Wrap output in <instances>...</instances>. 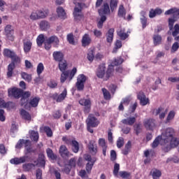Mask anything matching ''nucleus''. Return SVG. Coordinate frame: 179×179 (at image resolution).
<instances>
[{"label":"nucleus","instance_id":"nucleus-25","mask_svg":"<svg viewBox=\"0 0 179 179\" xmlns=\"http://www.w3.org/2000/svg\"><path fill=\"white\" fill-rule=\"evenodd\" d=\"M163 13V10L162 8H157L155 9L151 8L149 13V17L150 19H153V17H156V16H159Z\"/></svg>","mask_w":179,"mask_h":179},{"label":"nucleus","instance_id":"nucleus-24","mask_svg":"<svg viewBox=\"0 0 179 179\" xmlns=\"http://www.w3.org/2000/svg\"><path fill=\"white\" fill-rule=\"evenodd\" d=\"M27 159V157L26 156L20 157V158L15 157L10 160V163L11 164H15V165L22 164V163L26 162Z\"/></svg>","mask_w":179,"mask_h":179},{"label":"nucleus","instance_id":"nucleus-36","mask_svg":"<svg viewBox=\"0 0 179 179\" xmlns=\"http://www.w3.org/2000/svg\"><path fill=\"white\" fill-rule=\"evenodd\" d=\"M117 34L118 37H120V40H127L128 37H129V35L125 32V29H120L119 31H117Z\"/></svg>","mask_w":179,"mask_h":179},{"label":"nucleus","instance_id":"nucleus-45","mask_svg":"<svg viewBox=\"0 0 179 179\" xmlns=\"http://www.w3.org/2000/svg\"><path fill=\"white\" fill-rule=\"evenodd\" d=\"M30 139L34 142H37L38 141V131L32 130L30 133Z\"/></svg>","mask_w":179,"mask_h":179},{"label":"nucleus","instance_id":"nucleus-20","mask_svg":"<svg viewBox=\"0 0 179 179\" xmlns=\"http://www.w3.org/2000/svg\"><path fill=\"white\" fill-rule=\"evenodd\" d=\"M20 64V62H11L8 64V69H7V78H12L13 76V71H15V69L16 68V64Z\"/></svg>","mask_w":179,"mask_h":179},{"label":"nucleus","instance_id":"nucleus-39","mask_svg":"<svg viewBox=\"0 0 179 179\" xmlns=\"http://www.w3.org/2000/svg\"><path fill=\"white\" fill-rule=\"evenodd\" d=\"M39 26L41 30H43L44 31H45V30H48V29L50 27V22L45 20L41 21L39 24Z\"/></svg>","mask_w":179,"mask_h":179},{"label":"nucleus","instance_id":"nucleus-23","mask_svg":"<svg viewBox=\"0 0 179 179\" xmlns=\"http://www.w3.org/2000/svg\"><path fill=\"white\" fill-rule=\"evenodd\" d=\"M23 145H24V148H27V146L31 145V141L30 140L20 139L15 145V149H22Z\"/></svg>","mask_w":179,"mask_h":179},{"label":"nucleus","instance_id":"nucleus-8","mask_svg":"<svg viewBox=\"0 0 179 179\" xmlns=\"http://www.w3.org/2000/svg\"><path fill=\"white\" fill-rule=\"evenodd\" d=\"M176 22H177V19L173 17L172 18H169L168 20L169 28L170 31H172V36L173 37H176V36H178L179 34V24H176L174 26Z\"/></svg>","mask_w":179,"mask_h":179},{"label":"nucleus","instance_id":"nucleus-56","mask_svg":"<svg viewBox=\"0 0 179 179\" xmlns=\"http://www.w3.org/2000/svg\"><path fill=\"white\" fill-rule=\"evenodd\" d=\"M31 96V92L29 91L24 92L22 90V93L21 95L22 100H26V99H29Z\"/></svg>","mask_w":179,"mask_h":179},{"label":"nucleus","instance_id":"nucleus-14","mask_svg":"<svg viewBox=\"0 0 179 179\" xmlns=\"http://www.w3.org/2000/svg\"><path fill=\"white\" fill-rule=\"evenodd\" d=\"M79 104L83 106L85 114H89L92 110V101L90 99L83 98L79 101Z\"/></svg>","mask_w":179,"mask_h":179},{"label":"nucleus","instance_id":"nucleus-27","mask_svg":"<svg viewBox=\"0 0 179 179\" xmlns=\"http://www.w3.org/2000/svg\"><path fill=\"white\" fill-rule=\"evenodd\" d=\"M114 28H110L108 29V32L106 33V41L111 44L113 43V40H114Z\"/></svg>","mask_w":179,"mask_h":179},{"label":"nucleus","instance_id":"nucleus-48","mask_svg":"<svg viewBox=\"0 0 179 179\" xmlns=\"http://www.w3.org/2000/svg\"><path fill=\"white\" fill-rule=\"evenodd\" d=\"M124 62V59L122 57H117L112 62V65L113 66H118V65H121Z\"/></svg>","mask_w":179,"mask_h":179},{"label":"nucleus","instance_id":"nucleus-42","mask_svg":"<svg viewBox=\"0 0 179 179\" xmlns=\"http://www.w3.org/2000/svg\"><path fill=\"white\" fill-rule=\"evenodd\" d=\"M152 38L154 45H160V44H162V36L159 34H155Z\"/></svg>","mask_w":179,"mask_h":179},{"label":"nucleus","instance_id":"nucleus-38","mask_svg":"<svg viewBox=\"0 0 179 179\" xmlns=\"http://www.w3.org/2000/svg\"><path fill=\"white\" fill-rule=\"evenodd\" d=\"M174 117H176V112L174 110H171L166 117L165 124H169L171 122V121L174 120Z\"/></svg>","mask_w":179,"mask_h":179},{"label":"nucleus","instance_id":"nucleus-12","mask_svg":"<svg viewBox=\"0 0 179 179\" xmlns=\"http://www.w3.org/2000/svg\"><path fill=\"white\" fill-rule=\"evenodd\" d=\"M73 16L76 22H80L84 18L82 13V3H78L77 6L74 8Z\"/></svg>","mask_w":179,"mask_h":179},{"label":"nucleus","instance_id":"nucleus-9","mask_svg":"<svg viewBox=\"0 0 179 179\" xmlns=\"http://www.w3.org/2000/svg\"><path fill=\"white\" fill-rule=\"evenodd\" d=\"M3 56L7 58H10L11 62H21L20 57L16 55V52L10 49L6 48L3 50Z\"/></svg>","mask_w":179,"mask_h":179},{"label":"nucleus","instance_id":"nucleus-52","mask_svg":"<svg viewBox=\"0 0 179 179\" xmlns=\"http://www.w3.org/2000/svg\"><path fill=\"white\" fill-rule=\"evenodd\" d=\"M121 47H122V42L120 40H117L115 43V48H113V52H117Z\"/></svg>","mask_w":179,"mask_h":179},{"label":"nucleus","instance_id":"nucleus-46","mask_svg":"<svg viewBox=\"0 0 179 179\" xmlns=\"http://www.w3.org/2000/svg\"><path fill=\"white\" fill-rule=\"evenodd\" d=\"M160 141H162V136H157L152 143V148L155 149L157 148L160 143Z\"/></svg>","mask_w":179,"mask_h":179},{"label":"nucleus","instance_id":"nucleus-26","mask_svg":"<svg viewBox=\"0 0 179 179\" xmlns=\"http://www.w3.org/2000/svg\"><path fill=\"white\" fill-rule=\"evenodd\" d=\"M150 175L152 176V179H160V177H162V171L154 168L150 171Z\"/></svg>","mask_w":179,"mask_h":179},{"label":"nucleus","instance_id":"nucleus-35","mask_svg":"<svg viewBox=\"0 0 179 179\" xmlns=\"http://www.w3.org/2000/svg\"><path fill=\"white\" fill-rule=\"evenodd\" d=\"M127 15V10H125V8L124 7V5H120L119 6V9L117 11V15L119 17H123L124 20L127 19L125 17Z\"/></svg>","mask_w":179,"mask_h":179},{"label":"nucleus","instance_id":"nucleus-43","mask_svg":"<svg viewBox=\"0 0 179 179\" xmlns=\"http://www.w3.org/2000/svg\"><path fill=\"white\" fill-rule=\"evenodd\" d=\"M47 156L49 159H51V160H56L57 155L54 154V151L51 150V148H48L46 150Z\"/></svg>","mask_w":179,"mask_h":179},{"label":"nucleus","instance_id":"nucleus-28","mask_svg":"<svg viewBox=\"0 0 179 179\" xmlns=\"http://www.w3.org/2000/svg\"><path fill=\"white\" fill-rule=\"evenodd\" d=\"M36 44L38 47H43V44H44V48H45V36L44 34H41L36 38Z\"/></svg>","mask_w":179,"mask_h":179},{"label":"nucleus","instance_id":"nucleus-13","mask_svg":"<svg viewBox=\"0 0 179 179\" xmlns=\"http://www.w3.org/2000/svg\"><path fill=\"white\" fill-rule=\"evenodd\" d=\"M22 90L14 87L8 90V97H13L14 99H20L22 97Z\"/></svg>","mask_w":179,"mask_h":179},{"label":"nucleus","instance_id":"nucleus-29","mask_svg":"<svg viewBox=\"0 0 179 179\" xmlns=\"http://www.w3.org/2000/svg\"><path fill=\"white\" fill-rule=\"evenodd\" d=\"M82 45L83 47H87V45H90V43H92V38L89 36V34H85L82 38Z\"/></svg>","mask_w":179,"mask_h":179},{"label":"nucleus","instance_id":"nucleus-33","mask_svg":"<svg viewBox=\"0 0 179 179\" xmlns=\"http://www.w3.org/2000/svg\"><path fill=\"white\" fill-rule=\"evenodd\" d=\"M32 45L33 43H31V41L23 42V50L25 54H28V52L31 50Z\"/></svg>","mask_w":179,"mask_h":179},{"label":"nucleus","instance_id":"nucleus-2","mask_svg":"<svg viewBox=\"0 0 179 179\" xmlns=\"http://www.w3.org/2000/svg\"><path fill=\"white\" fill-rule=\"evenodd\" d=\"M176 131L174 129L169 127L165 130V132L162 134V141L164 143H171L172 149L177 148L179 145V138L174 137Z\"/></svg>","mask_w":179,"mask_h":179},{"label":"nucleus","instance_id":"nucleus-59","mask_svg":"<svg viewBox=\"0 0 179 179\" xmlns=\"http://www.w3.org/2000/svg\"><path fill=\"white\" fill-rule=\"evenodd\" d=\"M68 166H69L71 169L76 167V158H71L69 161Z\"/></svg>","mask_w":179,"mask_h":179},{"label":"nucleus","instance_id":"nucleus-41","mask_svg":"<svg viewBox=\"0 0 179 179\" xmlns=\"http://www.w3.org/2000/svg\"><path fill=\"white\" fill-rule=\"evenodd\" d=\"M39 101H40V98L34 97L30 99L29 104L30 107L36 108L37 107V106H38Z\"/></svg>","mask_w":179,"mask_h":179},{"label":"nucleus","instance_id":"nucleus-17","mask_svg":"<svg viewBox=\"0 0 179 179\" xmlns=\"http://www.w3.org/2000/svg\"><path fill=\"white\" fill-rule=\"evenodd\" d=\"M87 125L90 127H96L100 124L99 120L94 116V115H89L87 119L86 120Z\"/></svg>","mask_w":179,"mask_h":179},{"label":"nucleus","instance_id":"nucleus-5","mask_svg":"<svg viewBox=\"0 0 179 179\" xmlns=\"http://www.w3.org/2000/svg\"><path fill=\"white\" fill-rule=\"evenodd\" d=\"M113 174L115 177H117L122 179H131V172L127 171H120V164L115 163Z\"/></svg>","mask_w":179,"mask_h":179},{"label":"nucleus","instance_id":"nucleus-37","mask_svg":"<svg viewBox=\"0 0 179 179\" xmlns=\"http://www.w3.org/2000/svg\"><path fill=\"white\" fill-rule=\"evenodd\" d=\"M57 13L61 19H66V13H65V10L64 8L59 6L57 9Z\"/></svg>","mask_w":179,"mask_h":179},{"label":"nucleus","instance_id":"nucleus-4","mask_svg":"<svg viewBox=\"0 0 179 179\" xmlns=\"http://www.w3.org/2000/svg\"><path fill=\"white\" fill-rule=\"evenodd\" d=\"M98 13L101 16L97 22L98 29H103L104 22L107 20L106 15H110V6L107 3H104L100 9L98 10Z\"/></svg>","mask_w":179,"mask_h":179},{"label":"nucleus","instance_id":"nucleus-11","mask_svg":"<svg viewBox=\"0 0 179 179\" xmlns=\"http://www.w3.org/2000/svg\"><path fill=\"white\" fill-rule=\"evenodd\" d=\"M66 96H68V91L66 88H64L61 94H58V93L55 92L50 95V99L55 100L57 103H62L66 99Z\"/></svg>","mask_w":179,"mask_h":179},{"label":"nucleus","instance_id":"nucleus-16","mask_svg":"<svg viewBox=\"0 0 179 179\" xmlns=\"http://www.w3.org/2000/svg\"><path fill=\"white\" fill-rule=\"evenodd\" d=\"M87 148L90 153H91L92 156H96V155H97V152H99V150L97 148V144L96 143V141L93 140L89 141Z\"/></svg>","mask_w":179,"mask_h":179},{"label":"nucleus","instance_id":"nucleus-63","mask_svg":"<svg viewBox=\"0 0 179 179\" xmlns=\"http://www.w3.org/2000/svg\"><path fill=\"white\" fill-rule=\"evenodd\" d=\"M115 160H117V152L115 150H112L110 151V161L115 162Z\"/></svg>","mask_w":179,"mask_h":179},{"label":"nucleus","instance_id":"nucleus-47","mask_svg":"<svg viewBox=\"0 0 179 179\" xmlns=\"http://www.w3.org/2000/svg\"><path fill=\"white\" fill-rule=\"evenodd\" d=\"M21 77L22 79H24V80H26L27 82H31V74H29L26 72H22Z\"/></svg>","mask_w":179,"mask_h":179},{"label":"nucleus","instance_id":"nucleus-58","mask_svg":"<svg viewBox=\"0 0 179 179\" xmlns=\"http://www.w3.org/2000/svg\"><path fill=\"white\" fill-rule=\"evenodd\" d=\"M141 23L142 24L143 29H145L146 26H148V18L143 15L142 17L140 19Z\"/></svg>","mask_w":179,"mask_h":179},{"label":"nucleus","instance_id":"nucleus-21","mask_svg":"<svg viewBox=\"0 0 179 179\" xmlns=\"http://www.w3.org/2000/svg\"><path fill=\"white\" fill-rule=\"evenodd\" d=\"M164 15L166 16L169 15H173V17L175 19H179V8H173L165 11Z\"/></svg>","mask_w":179,"mask_h":179},{"label":"nucleus","instance_id":"nucleus-34","mask_svg":"<svg viewBox=\"0 0 179 179\" xmlns=\"http://www.w3.org/2000/svg\"><path fill=\"white\" fill-rule=\"evenodd\" d=\"M20 114L26 121H31V115L24 109H21Z\"/></svg>","mask_w":179,"mask_h":179},{"label":"nucleus","instance_id":"nucleus-19","mask_svg":"<svg viewBox=\"0 0 179 179\" xmlns=\"http://www.w3.org/2000/svg\"><path fill=\"white\" fill-rule=\"evenodd\" d=\"M137 99L140 100L141 106H146L149 104V99H146V95L143 92H140L137 95Z\"/></svg>","mask_w":179,"mask_h":179},{"label":"nucleus","instance_id":"nucleus-1","mask_svg":"<svg viewBox=\"0 0 179 179\" xmlns=\"http://www.w3.org/2000/svg\"><path fill=\"white\" fill-rule=\"evenodd\" d=\"M67 68L68 63L66 62V60L63 59V60L59 62V69L62 72L60 77L61 83H65L66 79H68L69 82H71L75 77V75H76V72H78L76 67L73 68L71 71L69 70L66 71Z\"/></svg>","mask_w":179,"mask_h":179},{"label":"nucleus","instance_id":"nucleus-61","mask_svg":"<svg viewBox=\"0 0 179 179\" xmlns=\"http://www.w3.org/2000/svg\"><path fill=\"white\" fill-rule=\"evenodd\" d=\"M124 146V138L120 137L117 141V147L118 149H121Z\"/></svg>","mask_w":179,"mask_h":179},{"label":"nucleus","instance_id":"nucleus-51","mask_svg":"<svg viewBox=\"0 0 179 179\" xmlns=\"http://www.w3.org/2000/svg\"><path fill=\"white\" fill-rule=\"evenodd\" d=\"M102 93L105 100H110V99H111V94H110V92L107 90V89L102 88Z\"/></svg>","mask_w":179,"mask_h":179},{"label":"nucleus","instance_id":"nucleus-3","mask_svg":"<svg viewBox=\"0 0 179 179\" xmlns=\"http://www.w3.org/2000/svg\"><path fill=\"white\" fill-rule=\"evenodd\" d=\"M114 75V69L113 66H108L107 70L106 68V64H101L99 65L96 76L99 79H103V81H107Z\"/></svg>","mask_w":179,"mask_h":179},{"label":"nucleus","instance_id":"nucleus-53","mask_svg":"<svg viewBox=\"0 0 179 179\" xmlns=\"http://www.w3.org/2000/svg\"><path fill=\"white\" fill-rule=\"evenodd\" d=\"M36 165L34 164L28 163L23 165V169L26 171H30L32 169H34Z\"/></svg>","mask_w":179,"mask_h":179},{"label":"nucleus","instance_id":"nucleus-15","mask_svg":"<svg viewBox=\"0 0 179 179\" xmlns=\"http://www.w3.org/2000/svg\"><path fill=\"white\" fill-rule=\"evenodd\" d=\"M168 111L169 109H166L164 110L163 107L159 106L158 108L152 110V114L156 116L159 115V120H163L164 118H166V115L167 114Z\"/></svg>","mask_w":179,"mask_h":179},{"label":"nucleus","instance_id":"nucleus-7","mask_svg":"<svg viewBox=\"0 0 179 179\" xmlns=\"http://www.w3.org/2000/svg\"><path fill=\"white\" fill-rule=\"evenodd\" d=\"M84 159L86 162H88V163L86 164L85 166V170L88 174H90L92 173V169H93V166H94V163L97 162V159L96 157L92 158V155L89 154H85L84 155Z\"/></svg>","mask_w":179,"mask_h":179},{"label":"nucleus","instance_id":"nucleus-22","mask_svg":"<svg viewBox=\"0 0 179 179\" xmlns=\"http://www.w3.org/2000/svg\"><path fill=\"white\" fill-rule=\"evenodd\" d=\"M59 152L62 157H71V156H73V155L69 152L68 148L65 145H61Z\"/></svg>","mask_w":179,"mask_h":179},{"label":"nucleus","instance_id":"nucleus-18","mask_svg":"<svg viewBox=\"0 0 179 179\" xmlns=\"http://www.w3.org/2000/svg\"><path fill=\"white\" fill-rule=\"evenodd\" d=\"M144 127L150 131H152L153 128L156 127V120L155 119H147L144 120Z\"/></svg>","mask_w":179,"mask_h":179},{"label":"nucleus","instance_id":"nucleus-57","mask_svg":"<svg viewBox=\"0 0 179 179\" xmlns=\"http://www.w3.org/2000/svg\"><path fill=\"white\" fill-rule=\"evenodd\" d=\"M67 41L69 44H72V45H75V38L73 37V34H69L67 35Z\"/></svg>","mask_w":179,"mask_h":179},{"label":"nucleus","instance_id":"nucleus-50","mask_svg":"<svg viewBox=\"0 0 179 179\" xmlns=\"http://www.w3.org/2000/svg\"><path fill=\"white\" fill-rule=\"evenodd\" d=\"M36 72L38 76H40L44 72V64L43 63H39L36 68Z\"/></svg>","mask_w":179,"mask_h":179},{"label":"nucleus","instance_id":"nucleus-6","mask_svg":"<svg viewBox=\"0 0 179 179\" xmlns=\"http://www.w3.org/2000/svg\"><path fill=\"white\" fill-rule=\"evenodd\" d=\"M51 44H54L55 47L59 45V38L58 36L53 35L50 37L45 36V50L50 51L51 50Z\"/></svg>","mask_w":179,"mask_h":179},{"label":"nucleus","instance_id":"nucleus-40","mask_svg":"<svg viewBox=\"0 0 179 179\" xmlns=\"http://www.w3.org/2000/svg\"><path fill=\"white\" fill-rule=\"evenodd\" d=\"M71 146L73 153H78L79 152V143L76 140H73Z\"/></svg>","mask_w":179,"mask_h":179},{"label":"nucleus","instance_id":"nucleus-44","mask_svg":"<svg viewBox=\"0 0 179 179\" xmlns=\"http://www.w3.org/2000/svg\"><path fill=\"white\" fill-rule=\"evenodd\" d=\"M87 58L88 59V61H90V62H93V61L94 60V49H90L88 51L87 55Z\"/></svg>","mask_w":179,"mask_h":179},{"label":"nucleus","instance_id":"nucleus-10","mask_svg":"<svg viewBox=\"0 0 179 179\" xmlns=\"http://www.w3.org/2000/svg\"><path fill=\"white\" fill-rule=\"evenodd\" d=\"M87 80V77L85 74H80L77 77V82L76 83V87L78 92H82L85 89V83Z\"/></svg>","mask_w":179,"mask_h":179},{"label":"nucleus","instance_id":"nucleus-54","mask_svg":"<svg viewBox=\"0 0 179 179\" xmlns=\"http://www.w3.org/2000/svg\"><path fill=\"white\" fill-rule=\"evenodd\" d=\"M43 131L45 132L47 136L49 138H51L52 136V130H51V128L48 126H45L43 127Z\"/></svg>","mask_w":179,"mask_h":179},{"label":"nucleus","instance_id":"nucleus-62","mask_svg":"<svg viewBox=\"0 0 179 179\" xmlns=\"http://www.w3.org/2000/svg\"><path fill=\"white\" fill-rule=\"evenodd\" d=\"M93 33L94 36L96 37V38H100L101 36H103V32L97 29H94Z\"/></svg>","mask_w":179,"mask_h":179},{"label":"nucleus","instance_id":"nucleus-60","mask_svg":"<svg viewBox=\"0 0 179 179\" xmlns=\"http://www.w3.org/2000/svg\"><path fill=\"white\" fill-rule=\"evenodd\" d=\"M4 108H8V110H12L13 108H15V103H13V101L6 102Z\"/></svg>","mask_w":179,"mask_h":179},{"label":"nucleus","instance_id":"nucleus-32","mask_svg":"<svg viewBox=\"0 0 179 179\" xmlns=\"http://www.w3.org/2000/svg\"><path fill=\"white\" fill-rule=\"evenodd\" d=\"M136 122V118L135 117H128L127 119H123L122 123L124 125H130L132 127Z\"/></svg>","mask_w":179,"mask_h":179},{"label":"nucleus","instance_id":"nucleus-31","mask_svg":"<svg viewBox=\"0 0 179 179\" xmlns=\"http://www.w3.org/2000/svg\"><path fill=\"white\" fill-rule=\"evenodd\" d=\"M52 57L57 62H59L64 59V53L61 51H55L52 54Z\"/></svg>","mask_w":179,"mask_h":179},{"label":"nucleus","instance_id":"nucleus-30","mask_svg":"<svg viewBox=\"0 0 179 179\" xmlns=\"http://www.w3.org/2000/svg\"><path fill=\"white\" fill-rule=\"evenodd\" d=\"M99 145L102 148V153L103 156H106V152H107V144L106 143V139L104 138H99Z\"/></svg>","mask_w":179,"mask_h":179},{"label":"nucleus","instance_id":"nucleus-55","mask_svg":"<svg viewBox=\"0 0 179 179\" xmlns=\"http://www.w3.org/2000/svg\"><path fill=\"white\" fill-rule=\"evenodd\" d=\"M36 14L38 15V19H44V17H46L48 15L47 13L40 10H36Z\"/></svg>","mask_w":179,"mask_h":179},{"label":"nucleus","instance_id":"nucleus-64","mask_svg":"<svg viewBox=\"0 0 179 179\" xmlns=\"http://www.w3.org/2000/svg\"><path fill=\"white\" fill-rule=\"evenodd\" d=\"M179 48V43L178 42H175L171 49V52H176L177 50Z\"/></svg>","mask_w":179,"mask_h":179},{"label":"nucleus","instance_id":"nucleus-49","mask_svg":"<svg viewBox=\"0 0 179 179\" xmlns=\"http://www.w3.org/2000/svg\"><path fill=\"white\" fill-rule=\"evenodd\" d=\"M117 6H118V1L110 0V8L111 12H114V10L117 9Z\"/></svg>","mask_w":179,"mask_h":179}]
</instances>
